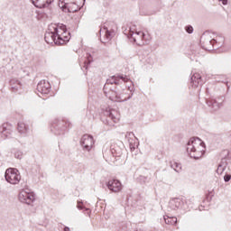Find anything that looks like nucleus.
Masks as SVG:
<instances>
[{"mask_svg": "<svg viewBox=\"0 0 231 231\" xmlns=\"http://www.w3.org/2000/svg\"><path fill=\"white\" fill-rule=\"evenodd\" d=\"M71 33L68 32L66 25L63 23H51L45 32V42L47 44H56L62 46L66 42H69Z\"/></svg>", "mask_w": 231, "mask_h": 231, "instance_id": "1", "label": "nucleus"}, {"mask_svg": "<svg viewBox=\"0 0 231 231\" xmlns=\"http://www.w3.org/2000/svg\"><path fill=\"white\" fill-rule=\"evenodd\" d=\"M123 33L137 44V46H143L151 42V36L142 31H136V26L123 27Z\"/></svg>", "mask_w": 231, "mask_h": 231, "instance_id": "2", "label": "nucleus"}, {"mask_svg": "<svg viewBox=\"0 0 231 231\" xmlns=\"http://www.w3.org/2000/svg\"><path fill=\"white\" fill-rule=\"evenodd\" d=\"M186 151L189 158L199 160L205 154V143L198 137H192L187 143Z\"/></svg>", "mask_w": 231, "mask_h": 231, "instance_id": "3", "label": "nucleus"}, {"mask_svg": "<svg viewBox=\"0 0 231 231\" xmlns=\"http://www.w3.org/2000/svg\"><path fill=\"white\" fill-rule=\"evenodd\" d=\"M194 205V198L186 199H172L169 202V207L172 210L180 208V210H190Z\"/></svg>", "mask_w": 231, "mask_h": 231, "instance_id": "4", "label": "nucleus"}, {"mask_svg": "<svg viewBox=\"0 0 231 231\" xmlns=\"http://www.w3.org/2000/svg\"><path fill=\"white\" fill-rule=\"evenodd\" d=\"M70 125L66 119H54L51 126V131L56 136H60L68 131Z\"/></svg>", "mask_w": 231, "mask_h": 231, "instance_id": "5", "label": "nucleus"}, {"mask_svg": "<svg viewBox=\"0 0 231 231\" xmlns=\"http://www.w3.org/2000/svg\"><path fill=\"white\" fill-rule=\"evenodd\" d=\"M127 82L133 84V81H131V79L127 78V76L115 75L106 79L103 89L107 97V89L109 86H113V84H115V86H122V84H127Z\"/></svg>", "mask_w": 231, "mask_h": 231, "instance_id": "6", "label": "nucleus"}, {"mask_svg": "<svg viewBox=\"0 0 231 231\" xmlns=\"http://www.w3.org/2000/svg\"><path fill=\"white\" fill-rule=\"evenodd\" d=\"M200 42L203 50L210 51L214 48H219L220 44H217V40L212 38L210 32H206L200 37Z\"/></svg>", "mask_w": 231, "mask_h": 231, "instance_id": "7", "label": "nucleus"}, {"mask_svg": "<svg viewBox=\"0 0 231 231\" xmlns=\"http://www.w3.org/2000/svg\"><path fill=\"white\" fill-rule=\"evenodd\" d=\"M5 178L7 183L17 185L19 184V181H21V173L19 172V170L15 168H8L5 171Z\"/></svg>", "mask_w": 231, "mask_h": 231, "instance_id": "8", "label": "nucleus"}, {"mask_svg": "<svg viewBox=\"0 0 231 231\" xmlns=\"http://www.w3.org/2000/svg\"><path fill=\"white\" fill-rule=\"evenodd\" d=\"M103 115L106 116V121L108 122V125L110 127L115 126V124H117L120 120V114L116 112L115 109H111L110 107L102 108Z\"/></svg>", "mask_w": 231, "mask_h": 231, "instance_id": "9", "label": "nucleus"}, {"mask_svg": "<svg viewBox=\"0 0 231 231\" xmlns=\"http://www.w3.org/2000/svg\"><path fill=\"white\" fill-rule=\"evenodd\" d=\"M18 199L21 203H25V205H32L35 201V194L30 189H22L18 195Z\"/></svg>", "mask_w": 231, "mask_h": 231, "instance_id": "10", "label": "nucleus"}, {"mask_svg": "<svg viewBox=\"0 0 231 231\" xmlns=\"http://www.w3.org/2000/svg\"><path fill=\"white\" fill-rule=\"evenodd\" d=\"M14 133V125L9 123H5L0 126V136L3 140L6 138H12V134Z\"/></svg>", "mask_w": 231, "mask_h": 231, "instance_id": "11", "label": "nucleus"}, {"mask_svg": "<svg viewBox=\"0 0 231 231\" xmlns=\"http://www.w3.org/2000/svg\"><path fill=\"white\" fill-rule=\"evenodd\" d=\"M80 145L83 147V151H91L95 145V140L89 134H84L80 140Z\"/></svg>", "mask_w": 231, "mask_h": 231, "instance_id": "12", "label": "nucleus"}, {"mask_svg": "<svg viewBox=\"0 0 231 231\" xmlns=\"http://www.w3.org/2000/svg\"><path fill=\"white\" fill-rule=\"evenodd\" d=\"M223 102H225V97H220L217 99H207L206 104L210 107L213 111H218L223 107Z\"/></svg>", "mask_w": 231, "mask_h": 231, "instance_id": "13", "label": "nucleus"}, {"mask_svg": "<svg viewBox=\"0 0 231 231\" xmlns=\"http://www.w3.org/2000/svg\"><path fill=\"white\" fill-rule=\"evenodd\" d=\"M204 84L203 78L199 72H192L190 77V86L194 89L201 88Z\"/></svg>", "mask_w": 231, "mask_h": 231, "instance_id": "14", "label": "nucleus"}, {"mask_svg": "<svg viewBox=\"0 0 231 231\" xmlns=\"http://www.w3.org/2000/svg\"><path fill=\"white\" fill-rule=\"evenodd\" d=\"M36 89L41 95H48L51 91V85L48 80L42 79L38 83Z\"/></svg>", "mask_w": 231, "mask_h": 231, "instance_id": "15", "label": "nucleus"}, {"mask_svg": "<svg viewBox=\"0 0 231 231\" xmlns=\"http://www.w3.org/2000/svg\"><path fill=\"white\" fill-rule=\"evenodd\" d=\"M106 187L111 192H120L122 190V182L118 180H110L107 181Z\"/></svg>", "mask_w": 231, "mask_h": 231, "instance_id": "16", "label": "nucleus"}, {"mask_svg": "<svg viewBox=\"0 0 231 231\" xmlns=\"http://www.w3.org/2000/svg\"><path fill=\"white\" fill-rule=\"evenodd\" d=\"M12 91L14 93H23V83L17 79H13L9 82Z\"/></svg>", "mask_w": 231, "mask_h": 231, "instance_id": "17", "label": "nucleus"}, {"mask_svg": "<svg viewBox=\"0 0 231 231\" xmlns=\"http://www.w3.org/2000/svg\"><path fill=\"white\" fill-rule=\"evenodd\" d=\"M55 0H32L36 8H50Z\"/></svg>", "mask_w": 231, "mask_h": 231, "instance_id": "18", "label": "nucleus"}, {"mask_svg": "<svg viewBox=\"0 0 231 231\" xmlns=\"http://www.w3.org/2000/svg\"><path fill=\"white\" fill-rule=\"evenodd\" d=\"M100 32H105L103 41H101V42H103L104 44H106V42H107L108 41H111V39H113V35H115V31H111L107 29V27H103Z\"/></svg>", "mask_w": 231, "mask_h": 231, "instance_id": "19", "label": "nucleus"}, {"mask_svg": "<svg viewBox=\"0 0 231 231\" xmlns=\"http://www.w3.org/2000/svg\"><path fill=\"white\" fill-rule=\"evenodd\" d=\"M17 129L20 134L26 135L27 134L30 133V126L24 122H19Z\"/></svg>", "mask_w": 231, "mask_h": 231, "instance_id": "20", "label": "nucleus"}, {"mask_svg": "<svg viewBox=\"0 0 231 231\" xmlns=\"http://www.w3.org/2000/svg\"><path fill=\"white\" fill-rule=\"evenodd\" d=\"M228 162H226V159H222L216 171L217 174H218V176H221V174H223V172H225V171L226 170Z\"/></svg>", "mask_w": 231, "mask_h": 231, "instance_id": "21", "label": "nucleus"}, {"mask_svg": "<svg viewBox=\"0 0 231 231\" xmlns=\"http://www.w3.org/2000/svg\"><path fill=\"white\" fill-rule=\"evenodd\" d=\"M69 14H75V12H79L80 10V6H79L74 2H70L69 5L63 7Z\"/></svg>", "mask_w": 231, "mask_h": 231, "instance_id": "22", "label": "nucleus"}, {"mask_svg": "<svg viewBox=\"0 0 231 231\" xmlns=\"http://www.w3.org/2000/svg\"><path fill=\"white\" fill-rule=\"evenodd\" d=\"M163 219L166 225H171V226H174L176 223H178V218L176 217H170L169 215H165Z\"/></svg>", "mask_w": 231, "mask_h": 231, "instance_id": "23", "label": "nucleus"}, {"mask_svg": "<svg viewBox=\"0 0 231 231\" xmlns=\"http://www.w3.org/2000/svg\"><path fill=\"white\" fill-rule=\"evenodd\" d=\"M120 88H116L114 93H115V97H110V100H120L121 97H120V95H122V91H124V88H127L126 86H123V87H120Z\"/></svg>", "mask_w": 231, "mask_h": 231, "instance_id": "24", "label": "nucleus"}, {"mask_svg": "<svg viewBox=\"0 0 231 231\" xmlns=\"http://www.w3.org/2000/svg\"><path fill=\"white\" fill-rule=\"evenodd\" d=\"M111 152L116 158H120V156H122V149L118 146H112Z\"/></svg>", "mask_w": 231, "mask_h": 231, "instance_id": "25", "label": "nucleus"}, {"mask_svg": "<svg viewBox=\"0 0 231 231\" xmlns=\"http://www.w3.org/2000/svg\"><path fill=\"white\" fill-rule=\"evenodd\" d=\"M12 154H14V158H16V160H23V150H19L17 148H14L12 150Z\"/></svg>", "mask_w": 231, "mask_h": 231, "instance_id": "26", "label": "nucleus"}, {"mask_svg": "<svg viewBox=\"0 0 231 231\" xmlns=\"http://www.w3.org/2000/svg\"><path fill=\"white\" fill-rule=\"evenodd\" d=\"M170 166L175 171V172H181V164L176 162H171Z\"/></svg>", "mask_w": 231, "mask_h": 231, "instance_id": "27", "label": "nucleus"}, {"mask_svg": "<svg viewBox=\"0 0 231 231\" xmlns=\"http://www.w3.org/2000/svg\"><path fill=\"white\" fill-rule=\"evenodd\" d=\"M185 31L187 32V33H193L194 32V27H192L191 25H187L185 27Z\"/></svg>", "mask_w": 231, "mask_h": 231, "instance_id": "28", "label": "nucleus"}, {"mask_svg": "<svg viewBox=\"0 0 231 231\" xmlns=\"http://www.w3.org/2000/svg\"><path fill=\"white\" fill-rule=\"evenodd\" d=\"M62 5V8H64L67 5L71 3V0H60Z\"/></svg>", "mask_w": 231, "mask_h": 231, "instance_id": "29", "label": "nucleus"}, {"mask_svg": "<svg viewBox=\"0 0 231 231\" xmlns=\"http://www.w3.org/2000/svg\"><path fill=\"white\" fill-rule=\"evenodd\" d=\"M230 180H231V175H230V174H226V175L224 176V181H225L226 183H228V181H230Z\"/></svg>", "mask_w": 231, "mask_h": 231, "instance_id": "30", "label": "nucleus"}, {"mask_svg": "<svg viewBox=\"0 0 231 231\" xmlns=\"http://www.w3.org/2000/svg\"><path fill=\"white\" fill-rule=\"evenodd\" d=\"M77 208H79V210H82V208H84V207H82V201L78 200V206Z\"/></svg>", "mask_w": 231, "mask_h": 231, "instance_id": "31", "label": "nucleus"}, {"mask_svg": "<svg viewBox=\"0 0 231 231\" xmlns=\"http://www.w3.org/2000/svg\"><path fill=\"white\" fill-rule=\"evenodd\" d=\"M218 82H223L224 84H226L227 89H230V86H228V81H227V80H225V81H223V80H218Z\"/></svg>", "mask_w": 231, "mask_h": 231, "instance_id": "32", "label": "nucleus"}, {"mask_svg": "<svg viewBox=\"0 0 231 231\" xmlns=\"http://www.w3.org/2000/svg\"><path fill=\"white\" fill-rule=\"evenodd\" d=\"M85 64H88V65L91 64V55L88 56V61H85Z\"/></svg>", "mask_w": 231, "mask_h": 231, "instance_id": "33", "label": "nucleus"}, {"mask_svg": "<svg viewBox=\"0 0 231 231\" xmlns=\"http://www.w3.org/2000/svg\"><path fill=\"white\" fill-rule=\"evenodd\" d=\"M219 2L222 3V5H227L228 4V0H218Z\"/></svg>", "mask_w": 231, "mask_h": 231, "instance_id": "34", "label": "nucleus"}, {"mask_svg": "<svg viewBox=\"0 0 231 231\" xmlns=\"http://www.w3.org/2000/svg\"><path fill=\"white\" fill-rule=\"evenodd\" d=\"M128 90L133 92L134 90V87H131V86H128Z\"/></svg>", "mask_w": 231, "mask_h": 231, "instance_id": "35", "label": "nucleus"}, {"mask_svg": "<svg viewBox=\"0 0 231 231\" xmlns=\"http://www.w3.org/2000/svg\"><path fill=\"white\" fill-rule=\"evenodd\" d=\"M63 231H71V230L69 229V227H68V226H65L63 227Z\"/></svg>", "mask_w": 231, "mask_h": 231, "instance_id": "36", "label": "nucleus"}, {"mask_svg": "<svg viewBox=\"0 0 231 231\" xmlns=\"http://www.w3.org/2000/svg\"><path fill=\"white\" fill-rule=\"evenodd\" d=\"M127 136H134V134H133V133H128V134L126 135V137Z\"/></svg>", "mask_w": 231, "mask_h": 231, "instance_id": "37", "label": "nucleus"}, {"mask_svg": "<svg viewBox=\"0 0 231 231\" xmlns=\"http://www.w3.org/2000/svg\"><path fill=\"white\" fill-rule=\"evenodd\" d=\"M206 93H207V95H208V93H210V91L208 90V88L206 89Z\"/></svg>", "mask_w": 231, "mask_h": 231, "instance_id": "38", "label": "nucleus"}, {"mask_svg": "<svg viewBox=\"0 0 231 231\" xmlns=\"http://www.w3.org/2000/svg\"><path fill=\"white\" fill-rule=\"evenodd\" d=\"M129 98H131V96L127 98V100H129Z\"/></svg>", "mask_w": 231, "mask_h": 231, "instance_id": "39", "label": "nucleus"}, {"mask_svg": "<svg viewBox=\"0 0 231 231\" xmlns=\"http://www.w3.org/2000/svg\"><path fill=\"white\" fill-rule=\"evenodd\" d=\"M85 210H87V211H88V210H89V208H86Z\"/></svg>", "mask_w": 231, "mask_h": 231, "instance_id": "40", "label": "nucleus"}, {"mask_svg": "<svg viewBox=\"0 0 231 231\" xmlns=\"http://www.w3.org/2000/svg\"><path fill=\"white\" fill-rule=\"evenodd\" d=\"M124 100H127V98H125Z\"/></svg>", "mask_w": 231, "mask_h": 231, "instance_id": "41", "label": "nucleus"}]
</instances>
